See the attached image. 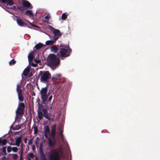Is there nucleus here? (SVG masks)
I'll return each instance as SVG.
<instances>
[{"label": "nucleus", "mask_w": 160, "mask_h": 160, "mask_svg": "<svg viewBox=\"0 0 160 160\" xmlns=\"http://www.w3.org/2000/svg\"><path fill=\"white\" fill-rule=\"evenodd\" d=\"M45 46V45H44L41 43H38L36 45L33 49H34V48H35L36 50L40 49Z\"/></svg>", "instance_id": "aec40b11"}, {"label": "nucleus", "mask_w": 160, "mask_h": 160, "mask_svg": "<svg viewBox=\"0 0 160 160\" xmlns=\"http://www.w3.org/2000/svg\"><path fill=\"white\" fill-rule=\"evenodd\" d=\"M32 139H29L28 141V143L29 144H32Z\"/></svg>", "instance_id": "a18cd8bd"}, {"label": "nucleus", "mask_w": 160, "mask_h": 160, "mask_svg": "<svg viewBox=\"0 0 160 160\" xmlns=\"http://www.w3.org/2000/svg\"><path fill=\"white\" fill-rule=\"evenodd\" d=\"M53 139V141H52L50 138H48V144L49 146L50 147L52 148H53V147L55 146L56 144V142L54 140V139Z\"/></svg>", "instance_id": "dca6fc26"}, {"label": "nucleus", "mask_w": 160, "mask_h": 160, "mask_svg": "<svg viewBox=\"0 0 160 160\" xmlns=\"http://www.w3.org/2000/svg\"><path fill=\"white\" fill-rule=\"evenodd\" d=\"M21 136L18 137L17 138L16 140L15 145L18 147H19L20 143L21 142Z\"/></svg>", "instance_id": "4be33fe9"}, {"label": "nucleus", "mask_w": 160, "mask_h": 160, "mask_svg": "<svg viewBox=\"0 0 160 160\" xmlns=\"http://www.w3.org/2000/svg\"><path fill=\"white\" fill-rule=\"evenodd\" d=\"M28 156L30 157L31 158H34V156L33 153H31Z\"/></svg>", "instance_id": "ea45409f"}, {"label": "nucleus", "mask_w": 160, "mask_h": 160, "mask_svg": "<svg viewBox=\"0 0 160 160\" xmlns=\"http://www.w3.org/2000/svg\"><path fill=\"white\" fill-rule=\"evenodd\" d=\"M50 49L52 52L56 53L57 52L58 49L55 45H54L50 47Z\"/></svg>", "instance_id": "412c9836"}, {"label": "nucleus", "mask_w": 160, "mask_h": 160, "mask_svg": "<svg viewBox=\"0 0 160 160\" xmlns=\"http://www.w3.org/2000/svg\"><path fill=\"white\" fill-rule=\"evenodd\" d=\"M44 136L46 138H48V134L50 133V131L48 126H46L44 128Z\"/></svg>", "instance_id": "ddd939ff"}, {"label": "nucleus", "mask_w": 160, "mask_h": 160, "mask_svg": "<svg viewBox=\"0 0 160 160\" xmlns=\"http://www.w3.org/2000/svg\"><path fill=\"white\" fill-rule=\"evenodd\" d=\"M43 114L42 112L41 111H38V116L39 120H41L42 118Z\"/></svg>", "instance_id": "393cba45"}, {"label": "nucleus", "mask_w": 160, "mask_h": 160, "mask_svg": "<svg viewBox=\"0 0 160 160\" xmlns=\"http://www.w3.org/2000/svg\"><path fill=\"white\" fill-rule=\"evenodd\" d=\"M32 75H33V74H32V73L31 72L29 74L28 76H29V77H30L32 76Z\"/></svg>", "instance_id": "603ef678"}, {"label": "nucleus", "mask_w": 160, "mask_h": 160, "mask_svg": "<svg viewBox=\"0 0 160 160\" xmlns=\"http://www.w3.org/2000/svg\"><path fill=\"white\" fill-rule=\"evenodd\" d=\"M39 152L40 154V159L41 160H47L46 155L43 150L42 148L41 145L40 149Z\"/></svg>", "instance_id": "9d476101"}, {"label": "nucleus", "mask_w": 160, "mask_h": 160, "mask_svg": "<svg viewBox=\"0 0 160 160\" xmlns=\"http://www.w3.org/2000/svg\"><path fill=\"white\" fill-rule=\"evenodd\" d=\"M28 60L29 62H31L33 59V55L32 54V53L31 52L29 53L28 56Z\"/></svg>", "instance_id": "b1692460"}, {"label": "nucleus", "mask_w": 160, "mask_h": 160, "mask_svg": "<svg viewBox=\"0 0 160 160\" xmlns=\"http://www.w3.org/2000/svg\"><path fill=\"white\" fill-rule=\"evenodd\" d=\"M6 147L4 146L1 148H0V157L5 156L7 155V153L6 151Z\"/></svg>", "instance_id": "9b49d317"}, {"label": "nucleus", "mask_w": 160, "mask_h": 160, "mask_svg": "<svg viewBox=\"0 0 160 160\" xmlns=\"http://www.w3.org/2000/svg\"><path fill=\"white\" fill-rule=\"evenodd\" d=\"M16 21L18 25L20 26L25 27L28 26L27 24L23 22L21 19L18 18L16 20Z\"/></svg>", "instance_id": "f8f14e48"}, {"label": "nucleus", "mask_w": 160, "mask_h": 160, "mask_svg": "<svg viewBox=\"0 0 160 160\" xmlns=\"http://www.w3.org/2000/svg\"><path fill=\"white\" fill-rule=\"evenodd\" d=\"M17 91L18 93L19 100L20 102L23 101L24 100V97L22 94V90L21 89V84H17Z\"/></svg>", "instance_id": "6e6552de"}, {"label": "nucleus", "mask_w": 160, "mask_h": 160, "mask_svg": "<svg viewBox=\"0 0 160 160\" xmlns=\"http://www.w3.org/2000/svg\"><path fill=\"white\" fill-rule=\"evenodd\" d=\"M21 127L20 126V125H16L15 127V128L13 129V130H18L21 129Z\"/></svg>", "instance_id": "c9c22d12"}, {"label": "nucleus", "mask_w": 160, "mask_h": 160, "mask_svg": "<svg viewBox=\"0 0 160 160\" xmlns=\"http://www.w3.org/2000/svg\"><path fill=\"white\" fill-rule=\"evenodd\" d=\"M28 21L30 23V25L31 26H33V27H38L36 25L33 24L32 23L30 22L29 21Z\"/></svg>", "instance_id": "c03bdc74"}, {"label": "nucleus", "mask_w": 160, "mask_h": 160, "mask_svg": "<svg viewBox=\"0 0 160 160\" xmlns=\"http://www.w3.org/2000/svg\"><path fill=\"white\" fill-rule=\"evenodd\" d=\"M50 108H51H51H52V107H50Z\"/></svg>", "instance_id": "4d7b16f0"}, {"label": "nucleus", "mask_w": 160, "mask_h": 160, "mask_svg": "<svg viewBox=\"0 0 160 160\" xmlns=\"http://www.w3.org/2000/svg\"><path fill=\"white\" fill-rule=\"evenodd\" d=\"M59 135L61 138H63V131L61 128L59 130Z\"/></svg>", "instance_id": "72a5a7b5"}, {"label": "nucleus", "mask_w": 160, "mask_h": 160, "mask_svg": "<svg viewBox=\"0 0 160 160\" xmlns=\"http://www.w3.org/2000/svg\"><path fill=\"white\" fill-rule=\"evenodd\" d=\"M56 41L53 40H48L46 41L45 44L47 45H52L55 43Z\"/></svg>", "instance_id": "5701e85b"}, {"label": "nucleus", "mask_w": 160, "mask_h": 160, "mask_svg": "<svg viewBox=\"0 0 160 160\" xmlns=\"http://www.w3.org/2000/svg\"><path fill=\"white\" fill-rule=\"evenodd\" d=\"M25 14L27 16L33 15L32 12V10H27Z\"/></svg>", "instance_id": "cd10ccee"}, {"label": "nucleus", "mask_w": 160, "mask_h": 160, "mask_svg": "<svg viewBox=\"0 0 160 160\" xmlns=\"http://www.w3.org/2000/svg\"><path fill=\"white\" fill-rule=\"evenodd\" d=\"M22 5L23 7L28 9H31L33 7L29 2L26 0H22Z\"/></svg>", "instance_id": "1a4fd4ad"}, {"label": "nucleus", "mask_w": 160, "mask_h": 160, "mask_svg": "<svg viewBox=\"0 0 160 160\" xmlns=\"http://www.w3.org/2000/svg\"><path fill=\"white\" fill-rule=\"evenodd\" d=\"M20 160H23V159H22V155L20 154Z\"/></svg>", "instance_id": "8fccbe9b"}, {"label": "nucleus", "mask_w": 160, "mask_h": 160, "mask_svg": "<svg viewBox=\"0 0 160 160\" xmlns=\"http://www.w3.org/2000/svg\"><path fill=\"white\" fill-rule=\"evenodd\" d=\"M7 143V140L6 139H2L1 138H0V146H1L6 145Z\"/></svg>", "instance_id": "6ab92c4d"}, {"label": "nucleus", "mask_w": 160, "mask_h": 160, "mask_svg": "<svg viewBox=\"0 0 160 160\" xmlns=\"http://www.w3.org/2000/svg\"><path fill=\"white\" fill-rule=\"evenodd\" d=\"M44 112L43 113V116L46 118L48 119V120L50 121L51 120V115L50 114L48 113V112L47 110H44Z\"/></svg>", "instance_id": "2eb2a0df"}, {"label": "nucleus", "mask_w": 160, "mask_h": 160, "mask_svg": "<svg viewBox=\"0 0 160 160\" xmlns=\"http://www.w3.org/2000/svg\"><path fill=\"white\" fill-rule=\"evenodd\" d=\"M32 66L34 67H36V66L37 65V64H34V63H32Z\"/></svg>", "instance_id": "09e8293b"}, {"label": "nucleus", "mask_w": 160, "mask_h": 160, "mask_svg": "<svg viewBox=\"0 0 160 160\" xmlns=\"http://www.w3.org/2000/svg\"><path fill=\"white\" fill-rule=\"evenodd\" d=\"M38 111H41L42 112H44V110H46L47 109L44 108V106L42 104H40V103H38Z\"/></svg>", "instance_id": "a211bd4d"}, {"label": "nucleus", "mask_w": 160, "mask_h": 160, "mask_svg": "<svg viewBox=\"0 0 160 160\" xmlns=\"http://www.w3.org/2000/svg\"><path fill=\"white\" fill-rule=\"evenodd\" d=\"M56 125H54L53 126V127L52 128V130H51L50 135H51V137L53 139H54L55 136L56 135Z\"/></svg>", "instance_id": "4468645a"}, {"label": "nucleus", "mask_w": 160, "mask_h": 160, "mask_svg": "<svg viewBox=\"0 0 160 160\" xmlns=\"http://www.w3.org/2000/svg\"><path fill=\"white\" fill-rule=\"evenodd\" d=\"M2 160H7V158L4 156L2 158Z\"/></svg>", "instance_id": "49530a36"}, {"label": "nucleus", "mask_w": 160, "mask_h": 160, "mask_svg": "<svg viewBox=\"0 0 160 160\" xmlns=\"http://www.w3.org/2000/svg\"><path fill=\"white\" fill-rule=\"evenodd\" d=\"M35 62L38 63H39L41 62V61L40 60H37L36 59H35Z\"/></svg>", "instance_id": "79ce46f5"}, {"label": "nucleus", "mask_w": 160, "mask_h": 160, "mask_svg": "<svg viewBox=\"0 0 160 160\" xmlns=\"http://www.w3.org/2000/svg\"><path fill=\"white\" fill-rule=\"evenodd\" d=\"M39 76L42 82L48 83L51 78V74L48 71H41L39 72Z\"/></svg>", "instance_id": "f03ea898"}, {"label": "nucleus", "mask_w": 160, "mask_h": 160, "mask_svg": "<svg viewBox=\"0 0 160 160\" xmlns=\"http://www.w3.org/2000/svg\"><path fill=\"white\" fill-rule=\"evenodd\" d=\"M45 18L46 19L48 20L50 18V16L48 15L45 16Z\"/></svg>", "instance_id": "a19ab883"}, {"label": "nucleus", "mask_w": 160, "mask_h": 160, "mask_svg": "<svg viewBox=\"0 0 160 160\" xmlns=\"http://www.w3.org/2000/svg\"><path fill=\"white\" fill-rule=\"evenodd\" d=\"M16 63V61L14 60V59H12L9 62V65L10 66H12L14 65Z\"/></svg>", "instance_id": "c85d7f7f"}, {"label": "nucleus", "mask_w": 160, "mask_h": 160, "mask_svg": "<svg viewBox=\"0 0 160 160\" xmlns=\"http://www.w3.org/2000/svg\"><path fill=\"white\" fill-rule=\"evenodd\" d=\"M34 128V134H37L38 132V128L37 127L35 126L33 127Z\"/></svg>", "instance_id": "2f4dec72"}, {"label": "nucleus", "mask_w": 160, "mask_h": 160, "mask_svg": "<svg viewBox=\"0 0 160 160\" xmlns=\"http://www.w3.org/2000/svg\"><path fill=\"white\" fill-rule=\"evenodd\" d=\"M32 150L33 151H35V150H36V148H35V146H33L32 147Z\"/></svg>", "instance_id": "3c124183"}, {"label": "nucleus", "mask_w": 160, "mask_h": 160, "mask_svg": "<svg viewBox=\"0 0 160 160\" xmlns=\"http://www.w3.org/2000/svg\"><path fill=\"white\" fill-rule=\"evenodd\" d=\"M61 157L59 152L57 149H53L48 157L49 160H60Z\"/></svg>", "instance_id": "20e7f679"}, {"label": "nucleus", "mask_w": 160, "mask_h": 160, "mask_svg": "<svg viewBox=\"0 0 160 160\" xmlns=\"http://www.w3.org/2000/svg\"><path fill=\"white\" fill-rule=\"evenodd\" d=\"M28 160H31V159L29 158H28Z\"/></svg>", "instance_id": "6e6d98bb"}, {"label": "nucleus", "mask_w": 160, "mask_h": 160, "mask_svg": "<svg viewBox=\"0 0 160 160\" xmlns=\"http://www.w3.org/2000/svg\"><path fill=\"white\" fill-rule=\"evenodd\" d=\"M0 1L4 4L7 3L10 6L13 5L14 3L13 0H0Z\"/></svg>", "instance_id": "f3484780"}, {"label": "nucleus", "mask_w": 160, "mask_h": 160, "mask_svg": "<svg viewBox=\"0 0 160 160\" xmlns=\"http://www.w3.org/2000/svg\"><path fill=\"white\" fill-rule=\"evenodd\" d=\"M17 9H18V10H19L20 11H22V12H23L24 10L25 9V8L23 6H17Z\"/></svg>", "instance_id": "c756f323"}, {"label": "nucleus", "mask_w": 160, "mask_h": 160, "mask_svg": "<svg viewBox=\"0 0 160 160\" xmlns=\"http://www.w3.org/2000/svg\"><path fill=\"white\" fill-rule=\"evenodd\" d=\"M48 89L47 87L42 88L40 91L39 94L41 95V98L42 103L45 104L49 96L48 92L47 93Z\"/></svg>", "instance_id": "7ed1b4c3"}, {"label": "nucleus", "mask_w": 160, "mask_h": 160, "mask_svg": "<svg viewBox=\"0 0 160 160\" xmlns=\"http://www.w3.org/2000/svg\"><path fill=\"white\" fill-rule=\"evenodd\" d=\"M52 95H50L48 99V98L47 101L48 102H50L51 100H52Z\"/></svg>", "instance_id": "58836bf2"}, {"label": "nucleus", "mask_w": 160, "mask_h": 160, "mask_svg": "<svg viewBox=\"0 0 160 160\" xmlns=\"http://www.w3.org/2000/svg\"><path fill=\"white\" fill-rule=\"evenodd\" d=\"M67 18V15L65 13H63L62 15V19L63 20H65Z\"/></svg>", "instance_id": "7c9ffc66"}, {"label": "nucleus", "mask_w": 160, "mask_h": 160, "mask_svg": "<svg viewBox=\"0 0 160 160\" xmlns=\"http://www.w3.org/2000/svg\"><path fill=\"white\" fill-rule=\"evenodd\" d=\"M35 159L36 160H39L38 158L37 157H36Z\"/></svg>", "instance_id": "5fc2aeb1"}, {"label": "nucleus", "mask_w": 160, "mask_h": 160, "mask_svg": "<svg viewBox=\"0 0 160 160\" xmlns=\"http://www.w3.org/2000/svg\"><path fill=\"white\" fill-rule=\"evenodd\" d=\"M29 70L28 68H26L24 70L23 74L25 76H27L29 72Z\"/></svg>", "instance_id": "bb28decb"}, {"label": "nucleus", "mask_w": 160, "mask_h": 160, "mask_svg": "<svg viewBox=\"0 0 160 160\" xmlns=\"http://www.w3.org/2000/svg\"><path fill=\"white\" fill-rule=\"evenodd\" d=\"M72 50L69 48L68 49L64 48H61L60 49V53H57V55L61 59H63L62 58H66L70 55V53L71 52Z\"/></svg>", "instance_id": "39448f33"}, {"label": "nucleus", "mask_w": 160, "mask_h": 160, "mask_svg": "<svg viewBox=\"0 0 160 160\" xmlns=\"http://www.w3.org/2000/svg\"><path fill=\"white\" fill-rule=\"evenodd\" d=\"M23 144L22 143H21V146H20L21 148V151H20V154L23 155Z\"/></svg>", "instance_id": "f704fd0d"}, {"label": "nucleus", "mask_w": 160, "mask_h": 160, "mask_svg": "<svg viewBox=\"0 0 160 160\" xmlns=\"http://www.w3.org/2000/svg\"><path fill=\"white\" fill-rule=\"evenodd\" d=\"M61 74H55L52 77V79L57 80H60L61 78Z\"/></svg>", "instance_id": "a878e982"}, {"label": "nucleus", "mask_w": 160, "mask_h": 160, "mask_svg": "<svg viewBox=\"0 0 160 160\" xmlns=\"http://www.w3.org/2000/svg\"><path fill=\"white\" fill-rule=\"evenodd\" d=\"M12 150V148L10 146H8L7 147V151L8 153H9L11 152Z\"/></svg>", "instance_id": "e433bc0d"}, {"label": "nucleus", "mask_w": 160, "mask_h": 160, "mask_svg": "<svg viewBox=\"0 0 160 160\" xmlns=\"http://www.w3.org/2000/svg\"><path fill=\"white\" fill-rule=\"evenodd\" d=\"M18 148L17 147H14L12 148V150L14 152H17L18 151Z\"/></svg>", "instance_id": "4c0bfd02"}, {"label": "nucleus", "mask_w": 160, "mask_h": 160, "mask_svg": "<svg viewBox=\"0 0 160 160\" xmlns=\"http://www.w3.org/2000/svg\"><path fill=\"white\" fill-rule=\"evenodd\" d=\"M59 58L54 54H50L48 58V66L52 69H56L59 64Z\"/></svg>", "instance_id": "f257e3e1"}, {"label": "nucleus", "mask_w": 160, "mask_h": 160, "mask_svg": "<svg viewBox=\"0 0 160 160\" xmlns=\"http://www.w3.org/2000/svg\"><path fill=\"white\" fill-rule=\"evenodd\" d=\"M32 95L33 96H35L36 95V94L35 92L33 93L32 94Z\"/></svg>", "instance_id": "864d4df0"}, {"label": "nucleus", "mask_w": 160, "mask_h": 160, "mask_svg": "<svg viewBox=\"0 0 160 160\" xmlns=\"http://www.w3.org/2000/svg\"><path fill=\"white\" fill-rule=\"evenodd\" d=\"M51 30L54 35L52 37V39L55 41H56L61 35L62 33L59 30L57 29L52 27Z\"/></svg>", "instance_id": "0eeeda50"}, {"label": "nucleus", "mask_w": 160, "mask_h": 160, "mask_svg": "<svg viewBox=\"0 0 160 160\" xmlns=\"http://www.w3.org/2000/svg\"><path fill=\"white\" fill-rule=\"evenodd\" d=\"M12 9L13 10H16L17 11H18V10L17 9V8L15 6H13V7L12 8Z\"/></svg>", "instance_id": "37998d69"}, {"label": "nucleus", "mask_w": 160, "mask_h": 160, "mask_svg": "<svg viewBox=\"0 0 160 160\" xmlns=\"http://www.w3.org/2000/svg\"><path fill=\"white\" fill-rule=\"evenodd\" d=\"M25 108L24 104L23 102L19 103L18 108L16 110V113L17 115L22 116L24 113V110Z\"/></svg>", "instance_id": "423d86ee"}, {"label": "nucleus", "mask_w": 160, "mask_h": 160, "mask_svg": "<svg viewBox=\"0 0 160 160\" xmlns=\"http://www.w3.org/2000/svg\"><path fill=\"white\" fill-rule=\"evenodd\" d=\"M12 157L14 160H17L18 158V155L16 154H12Z\"/></svg>", "instance_id": "473e14b6"}, {"label": "nucleus", "mask_w": 160, "mask_h": 160, "mask_svg": "<svg viewBox=\"0 0 160 160\" xmlns=\"http://www.w3.org/2000/svg\"><path fill=\"white\" fill-rule=\"evenodd\" d=\"M28 138H25L24 139V142L25 143H27V141L28 140Z\"/></svg>", "instance_id": "de8ad7c7"}]
</instances>
